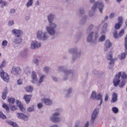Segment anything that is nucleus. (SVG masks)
<instances>
[{"instance_id": "79ce46f5", "label": "nucleus", "mask_w": 127, "mask_h": 127, "mask_svg": "<svg viewBox=\"0 0 127 127\" xmlns=\"http://www.w3.org/2000/svg\"><path fill=\"white\" fill-rule=\"evenodd\" d=\"M112 111L114 114H118V113H119V108L117 107H113Z\"/></svg>"}, {"instance_id": "c756f323", "label": "nucleus", "mask_w": 127, "mask_h": 127, "mask_svg": "<svg viewBox=\"0 0 127 127\" xmlns=\"http://www.w3.org/2000/svg\"><path fill=\"white\" fill-rule=\"evenodd\" d=\"M87 18V15L83 16V17L81 18V19L80 20V21H79L80 24L81 25L85 24L86 23Z\"/></svg>"}, {"instance_id": "1a4fd4ad", "label": "nucleus", "mask_w": 127, "mask_h": 127, "mask_svg": "<svg viewBox=\"0 0 127 127\" xmlns=\"http://www.w3.org/2000/svg\"><path fill=\"white\" fill-rule=\"evenodd\" d=\"M107 58L108 60L110 61L109 64H108L109 68L111 69L112 68H114L115 66V60L113 59V55L109 54L107 55Z\"/></svg>"}, {"instance_id": "dca6fc26", "label": "nucleus", "mask_w": 127, "mask_h": 127, "mask_svg": "<svg viewBox=\"0 0 127 127\" xmlns=\"http://www.w3.org/2000/svg\"><path fill=\"white\" fill-rule=\"evenodd\" d=\"M31 77L32 83L33 84H36V82H37V74H36L35 71H33L32 72Z\"/></svg>"}, {"instance_id": "de8ad7c7", "label": "nucleus", "mask_w": 127, "mask_h": 127, "mask_svg": "<svg viewBox=\"0 0 127 127\" xmlns=\"http://www.w3.org/2000/svg\"><path fill=\"white\" fill-rule=\"evenodd\" d=\"M23 54L25 56H27V55H28V49H24V51L23 52Z\"/></svg>"}, {"instance_id": "c85d7f7f", "label": "nucleus", "mask_w": 127, "mask_h": 127, "mask_svg": "<svg viewBox=\"0 0 127 127\" xmlns=\"http://www.w3.org/2000/svg\"><path fill=\"white\" fill-rule=\"evenodd\" d=\"M93 73L96 76V77H101V76H103L104 74V72L96 70H93Z\"/></svg>"}, {"instance_id": "412c9836", "label": "nucleus", "mask_w": 127, "mask_h": 127, "mask_svg": "<svg viewBox=\"0 0 127 127\" xmlns=\"http://www.w3.org/2000/svg\"><path fill=\"white\" fill-rule=\"evenodd\" d=\"M73 92V88L70 87L66 90V93L65 94V98H70L71 97V94Z\"/></svg>"}, {"instance_id": "5701e85b", "label": "nucleus", "mask_w": 127, "mask_h": 127, "mask_svg": "<svg viewBox=\"0 0 127 127\" xmlns=\"http://www.w3.org/2000/svg\"><path fill=\"white\" fill-rule=\"evenodd\" d=\"M118 101V93L114 92L112 94L111 103H116Z\"/></svg>"}, {"instance_id": "680f3d73", "label": "nucleus", "mask_w": 127, "mask_h": 127, "mask_svg": "<svg viewBox=\"0 0 127 127\" xmlns=\"http://www.w3.org/2000/svg\"><path fill=\"white\" fill-rule=\"evenodd\" d=\"M52 79L53 80V81H54V82H57V81H58L57 78H56L55 76H52Z\"/></svg>"}, {"instance_id": "20e7f679", "label": "nucleus", "mask_w": 127, "mask_h": 127, "mask_svg": "<svg viewBox=\"0 0 127 127\" xmlns=\"http://www.w3.org/2000/svg\"><path fill=\"white\" fill-rule=\"evenodd\" d=\"M49 34L48 32H43L42 30H39L36 33V37L39 40H42V41H47L49 38Z\"/></svg>"}, {"instance_id": "9d476101", "label": "nucleus", "mask_w": 127, "mask_h": 127, "mask_svg": "<svg viewBox=\"0 0 127 127\" xmlns=\"http://www.w3.org/2000/svg\"><path fill=\"white\" fill-rule=\"evenodd\" d=\"M64 75L63 76V80L64 81H66L70 75H71V76H74V74H75V70L71 69L70 70L64 71Z\"/></svg>"}, {"instance_id": "cd10ccee", "label": "nucleus", "mask_w": 127, "mask_h": 127, "mask_svg": "<svg viewBox=\"0 0 127 127\" xmlns=\"http://www.w3.org/2000/svg\"><path fill=\"white\" fill-rule=\"evenodd\" d=\"M104 45H105L106 48H111L112 47V46H113V44L112 43H111L110 40H107L105 41Z\"/></svg>"}, {"instance_id": "49530a36", "label": "nucleus", "mask_w": 127, "mask_h": 127, "mask_svg": "<svg viewBox=\"0 0 127 127\" xmlns=\"http://www.w3.org/2000/svg\"><path fill=\"white\" fill-rule=\"evenodd\" d=\"M2 107L4 109H5V110L6 111V112H8V111H9V107H8V106L6 104L4 103L2 105Z\"/></svg>"}, {"instance_id": "69168bd1", "label": "nucleus", "mask_w": 127, "mask_h": 127, "mask_svg": "<svg viewBox=\"0 0 127 127\" xmlns=\"http://www.w3.org/2000/svg\"><path fill=\"white\" fill-rule=\"evenodd\" d=\"M108 100H109V94H107L106 96H105V102H107V101H108Z\"/></svg>"}, {"instance_id": "58836bf2", "label": "nucleus", "mask_w": 127, "mask_h": 127, "mask_svg": "<svg viewBox=\"0 0 127 127\" xmlns=\"http://www.w3.org/2000/svg\"><path fill=\"white\" fill-rule=\"evenodd\" d=\"M9 106L10 107L11 111H14L15 110H16V109H17L16 106L13 104H11V105H9Z\"/></svg>"}, {"instance_id": "393cba45", "label": "nucleus", "mask_w": 127, "mask_h": 127, "mask_svg": "<svg viewBox=\"0 0 127 127\" xmlns=\"http://www.w3.org/2000/svg\"><path fill=\"white\" fill-rule=\"evenodd\" d=\"M8 93V90H7V87H5L2 93V99L3 100H5V99H6V95H7Z\"/></svg>"}, {"instance_id": "6e6552de", "label": "nucleus", "mask_w": 127, "mask_h": 127, "mask_svg": "<svg viewBox=\"0 0 127 127\" xmlns=\"http://www.w3.org/2000/svg\"><path fill=\"white\" fill-rule=\"evenodd\" d=\"M100 112V109L96 108L94 110L91 114V117L90 121L91 126H93L95 124V121L96 119L98 118V115H99V112Z\"/></svg>"}, {"instance_id": "423d86ee", "label": "nucleus", "mask_w": 127, "mask_h": 127, "mask_svg": "<svg viewBox=\"0 0 127 127\" xmlns=\"http://www.w3.org/2000/svg\"><path fill=\"white\" fill-rule=\"evenodd\" d=\"M70 54H72V61H75L76 59L79 58L81 56V52L78 51L77 48H73L69 50Z\"/></svg>"}, {"instance_id": "72a5a7b5", "label": "nucleus", "mask_w": 127, "mask_h": 127, "mask_svg": "<svg viewBox=\"0 0 127 127\" xmlns=\"http://www.w3.org/2000/svg\"><path fill=\"white\" fill-rule=\"evenodd\" d=\"M8 103H9V106L13 105L15 103V99L14 98H9L8 99Z\"/></svg>"}, {"instance_id": "7ed1b4c3", "label": "nucleus", "mask_w": 127, "mask_h": 127, "mask_svg": "<svg viewBox=\"0 0 127 127\" xmlns=\"http://www.w3.org/2000/svg\"><path fill=\"white\" fill-rule=\"evenodd\" d=\"M12 34L15 37L12 38V41L13 45H19L22 42V35L23 31L21 30L14 29L12 30Z\"/></svg>"}, {"instance_id": "052dcab7", "label": "nucleus", "mask_w": 127, "mask_h": 127, "mask_svg": "<svg viewBox=\"0 0 127 127\" xmlns=\"http://www.w3.org/2000/svg\"><path fill=\"white\" fill-rule=\"evenodd\" d=\"M37 107L38 109H41V108L43 107V105L42 104V103H39L37 105Z\"/></svg>"}, {"instance_id": "4be33fe9", "label": "nucleus", "mask_w": 127, "mask_h": 127, "mask_svg": "<svg viewBox=\"0 0 127 127\" xmlns=\"http://www.w3.org/2000/svg\"><path fill=\"white\" fill-rule=\"evenodd\" d=\"M23 99L25 100L26 104H29L30 100H31V95L25 94L23 97Z\"/></svg>"}, {"instance_id": "0e129e2a", "label": "nucleus", "mask_w": 127, "mask_h": 127, "mask_svg": "<svg viewBox=\"0 0 127 127\" xmlns=\"http://www.w3.org/2000/svg\"><path fill=\"white\" fill-rule=\"evenodd\" d=\"M15 11H16L15 9H10V13H11V14L15 13Z\"/></svg>"}, {"instance_id": "4468645a", "label": "nucleus", "mask_w": 127, "mask_h": 127, "mask_svg": "<svg viewBox=\"0 0 127 127\" xmlns=\"http://www.w3.org/2000/svg\"><path fill=\"white\" fill-rule=\"evenodd\" d=\"M41 47V43L38 42L36 41H33L31 45V49L34 50L37 49V48H39V47Z\"/></svg>"}, {"instance_id": "603ef678", "label": "nucleus", "mask_w": 127, "mask_h": 127, "mask_svg": "<svg viewBox=\"0 0 127 127\" xmlns=\"http://www.w3.org/2000/svg\"><path fill=\"white\" fill-rule=\"evenodd\" d=\"M118 23H120V24L123 25V17H118Z\"/></svg>"}, {"instance_id": "39448f33", "label": "nucleus", "mask_w": 127, "mask_h": 127, "mask_svg": "<svg viewBox=\"0 0 127 127\" xmlns=\"http://www.w3.org/2000/svg\"><path fill=\"white\" fill-rule=\"evenodd\" d=\"M97 7L98 8L100 13H103V10H104V9L105 8V4L104 3V1L101 0L96 1L92 6L91 9L92 10L95 11Z\"/></svg>"}, {"instance_id": "c03bdc74", "label": "nucleus", "mask_w": 127, "mask_h": 127, "mask_svg": "<svg viewBox=\"0 0 127 127\" xmlns=\"http://www.w3.org/2000/svg\"><path fill=\"white\" fill-rule=\"evenodd\" d=\"M33 62L34 64H35L36 66H39V60H38V59H34Z\"/></svg>"}, {"instance_id": "e2e57ef3", "label": "nucleus", "mask_w": 127, "mask_h": 127, "mask_svg": "<svg viewBox=\"0 0 127 127\" xmlns=\"http://www.w3.org/2000/svg\"><path fill=\"white\" fill-rule=\"evenodd\" d=\"M99 37V35L98 34V33H96L95 34V40L97 41V40L98 39Z\"/></svg>"}, {"instance_id": "3c124183", "label": "nucleus", "mask_w": 127, "mask_h": 127, "mask_svg": "<svg viewBox=\"0 0 127 127\" xmlns=\"http://www.w3.org/2000/svg\"><path fill=\"white\" fill-rule=\"evenodd\" d=\"M26 74H30V68L28 67H26L24 69Z\"/></svg>"}, {"instance_id": "6ab92c4d", "label": "nucleus", "mask_w": 127, "mask_h": 127, "mask_svg": "<svg viewBox=\"0 0 127 127\" xmlns=\"http://www.w3.org/2000/svg\"><path fill=\"white\" fill-rule=\"evenodd\" d=\"M16 105L17 107L19 108L20 111H21L22 113H25V109H24L22 104L19 102V100H16Z\"/></svg>"}, {"instance_id": "ddd939ff", "label": "nucleus", "mask_w": 127, "mask_h": 127, "mask_svg": "<svg viewBox=\"0 0 127 127\" xmlns=\"http://www.w3.org/2000/svg\"><path fill=\"white\" fill-rule=\"evenodd\" d=\"M0 76L2 80L4 81V82H6L8 83L9 82V75L7 74V73L4 72V71H0Z\"/></svg>"}, {"instance_id": "a878e982", "label": "nucleus", "mask_w": 127, "mask_h": 127, "mask_svg": "<svg viewBox=\"0 0 127 127\" xmlns=\"http://www.w3.org/2000/svg\"><path fill=\"white\" fill-rule=\"evenodd\" d=\"M43 101L47 106H51L52 105V101L49 99L44 98L43 99Z\"/></svg>"}, {"instance_id": "ea45409f", "label": "nucleus", "mask_w": 127, "mask_h": 127, "mask_svg": "<svg viewBox=\"0 0 127 127\" xmlns=\"http://www.w3.org/2000/svg\"><path fill=\"white\" fill-rule=\"evenodd\" d=\"M113 34H114V38H115V39H117V38H119V37H120V36H119V34H118V31L117 30H115L114 31Z\"/></svg>"}, {"instance_id": "473e14b6", "label": "nucleus", "mask_w": 127, "mask_h": 127, "mask_svg": "<svg viewBox=\"0 0 127 127\" xmlns=\"http://www.w3.org/2000/svg\"><path fill=\"white\" fill-rule=\"evenodd\" d=\"M45 78V75H43L40 76L39 81L37 83V86H39L42 82H43V79Z\"/></svg>"}, {"instance_id": "f8f14e48", "label": "nucleus", "mask_w": 127, "mask_h": 127, "mask_svg": "<svg viewBox=\"0 0 127 127\" xmlns=\"http://www.w3.org/2000/svg\"><path fill=\"white\" fill-rule=\"evenodd\" d=\"M90 99L91 100H101V99H102V95H101V94H99L97 95V92L93 91L92 92Z\"/></svg>"}, {"instance_id": "b1692460", "label": "nucleus", "mask_w": 127, "mask_h": 127, "mask_svg": "<svg viewBox=\"0 0 127 127\" xmlns=\"http://www.w3.org/2000/svg\"><path fill=\"white\" fill-rule=\"evenodd\" d=\"M108 23H105L103 25L102 27V30L101 31V34H105V33H106V32H108Z\"/></svg>"}, {"instance_id": "aec40b11", "label": "nucleus", "mask_w": 127, "mask_h": 127, "mask_svg": "<svg viewBox=\"0 0 127 127\" xmlns=\"http://www.w3.org/2000/svg\"><path fill=\"white\" fill-rule=\"evenodd\" d=\"M94 35L95 33L94 32H91L87 36V42L89 43L92 42V41H93Z\"/></svg>"}, {"instance_id": "864d4df0", "label": "nucleus", "mask_w": 127, "mask_h": 127, "mask_svg": "<svg viewBox=\"0 0 127 127\" xmlns=\"http://www.w3.org/2000/svg\"><path fill=\"white\" fill-rule=\"evenodd\" d=\"M49 70H50V68L48 66H46L44 68V71H45L46 73H48Z\"/></svg>"}, {"instance_id": "0eeeda50", "label": "nucleus", "mask_w": 127, "mask_h": 127, "mask_svg": "<svg viewBox=\"0 0 127 127\" xmlns=\"http://www.w3.org/2000/svg\"><path fill=\"white\" fill-rule=\"evenodd\" d=\"M62 111L60 109H57L55 110V113L53 114V117H51L50 121L53 123H59L60 122V118L56 117H59L60 116V113Z\"/></svg>"}, {"instance_id": "13d9d810", "label": "nucleus", "mask_w": 127, "mask_h": 127, "mask_svg": "<svg viewBox=\"0 0 127 127\" xmlns=\"http://www.w3.org/2000/svg\"><path fill=\"white\" fill-rule=\"evenodd\" d=\"M2 45L3 46H6V45H7V42L6 40H4L2 42Z\"/></svg>"}, {"instance_id": "f03ea898", "label": "nucleus", "mask_w": 127, "mask_h": 127, "mask_svg": "<svg viewBox=\"0 0 127 127\" xmlns=\"http://www.w3.org/2000/svg\"><path fill=\"white\" fill-rule=\"evenodd\" d=\"M127 82V75L124 72L122 75V72H119L118 74L115 75L113 80V84L115 87H118L119 85L120 88L123 89Z\"/></svg>"}, {"instance_id": "a19ab883", "label": "nucleus", "mask_w": 127, "mask_h": 127, "mask_svg": "<svg viewBox=\"0 0 127 127\" xmlns=\"http://www.w3.org/2000/svg\"><path fill=\"white\" fill-rule=\"evenodd\" d=\"M82 35H83L82 32H78L76 34V37L77 39H79V38H81L82 37Z\"/></svg>"}, {"instance_id": "9b49d317", "label": "nucleus", "mask_w": 127, "mask_h": 127, "mask_svg": "<svg viewBox=\"0 0 127 127\" xmlns=\"http://www.w3.org/2000/svg\"><path fill=\"white\" fill-rule=\"evenodd\" d=\"M125 53H123L121 54V56L120 57V59L121 60H123V59H125V57H127V35H126V36L125 38Z\"/></svg>"}, {"instance_id": "bf43d9fd", "label": "nucleus", "mask_w": 127, "mask_h": 127, "mask_svg": "<svg viewBox=\"0 0 127 127\" xmlns=\"http://www.w3.org/2000/svg\"><path fill=\"white\" fill-rule=\"evenodd\" d=\"M115 13H112L109 15V18H114L115 17Z\"/></svg>"}, {"instance_id": "2f4dec72", "label": "nucleus", "mask_w": 127, "mask_h": 127, "mask_svg": "<svg viewBox=\"0 0 127 127\" xmlns=\"http://www.w3.org/2000/svg\"><path fill=\"white\" fill-rule=\"evenodd\" d=\"M33 5V0H28V1L26 4V6L27 7H29L30 6H32Z\"/></svg>"}, {"instance_id": "338daca9", "label": "nucleus", "mask_w": 127, "mask_h": 127, "mask_svg": "<svg viewBox=\"0 0 127 127\" xmlns=\"http://www.w3.org/2000/svg\"><path fill=\"white\" fill-rule=\"evenodd\" d=\"M17 84L18 85H21V84H22V81L20 79H18L17 80Z\"/></svg>"}, {"instance_id": "a211bd4d", "label": "nucleus", "mask_w": 127, "mask_h": 127, "mask_svg": "<svg viewBox=\"0 0 127 127\" xmlns=\"http://www.w3.org/2000/svg\"><path fill=\"white\" fill-rule=\"evenodd\" d=\"M17 115L18 119H20V120H23V121H27V120H28V117H27V116L24 114L18 113H17Z\"/></svg>"}, {"instance_id": "37998d69", "label": "nucleus", "mask_w": 127, "mask_h": 127, "mask_svg": "<svg viewBox=\"0 0 127 127\" xmlns=\"http://www.w3.org/2000/svg\"><path fill=\"white\" fill-rule=\"evenodd\" d=\"M0 119H2L3 120H6V116L2 113V112L0 111Z\"/></svg>"}, {"instance_id": "f257e3e1", "label": "nucleus", "mask_w": 127, "mask_h": 127, "mask_svg": "<svg viewBox=\"0 0 127 127\" xmlns=\"http://www.w3.org/2000/svg\"><path fill=\"white\" fill-rule=\"evenodd\" d=\"M55 16L54 14L52 13H50L47 16L49 24L46 27V30L51 36H55L56 35V29H57L58 26L56 23H53Z\"/></svg>"}, {"instance_id": "e433bc0d", "label": "nucleus", "mask_w": 127, "mask_h": 127, "mask_svg": "<svg viewBox=\"0 0 127 127\" xmlns=\"http://www.w3.org/2000/svg\"><path fill=\"white\" fill-rule=\"evenodd\" d=\"M33 91V87L32 86H28L26 88V92H27L28 93H31Z\"/></svg>"}, {"instance_id": "4d7b16f0", "label": "nucleus", "mask_w": 127, "mask_h": 127, "mask_svg": "<svg viewBox=\"0 0 127 127\" xmlns=\"http://www.w3.org/2000/svg\"><path fill=\"white\" fill-rule=\"evenodd\" d=\"M94 12L90 11L89 13V16H94V14H95V11L93 10Z\"/></svg>"}, {"instance_id": "09e8293b", "label": "nucleus", "mask_w": 127, "mask_h": 127, "mask_svg": "<svg viewBox=\"0 0 127 127\" xmlns=\"http://www.w3.org/2000/svg\"><path fill=\"white\" fill-rule=\"evenodd\" d=\"M124 33H125V29H123L121 30V31L119 33V37H122V36L124 35Z\"/></svg>"}, {"instance_id": "7c9ffc66", "label": "nucleus", "mask_w": 127, "mask_h": 127, "mask_svg": "<svg viewBox=\"0 0 127 127\" xmlns=\"http://www.w3.org/2000/svg\"><path fill=\"white\" fill-rule=\"evenodd\" d=\"M7 123L8 124V125H10V126H12V127H19V126L17 125L16 123L13 122L11 121H8Z\"/></svg>"}, {"instance_id": "f704fd0d", "label": "nucleus", "mask_w": 127, "mask_h": 127, "mask_svg": "<svg viewBox=\"0 0 127 127\" xmlns=\"http://www.w3.org/2000/svg\"><path fill=\"white\" fill-rule=\"evenodd\" d=\"M106 40V35H102L98 39V42H104Z\"/></svg>"}, {"instance_id": "5fc2aeb1", "label": "nucleus", "mask_w": 127, "mask_h": 127, "mask_svg": "<svg viewBox=\"0 0 127 127\" xmlns=\"http://www.w3.org/2000/svg\"><path fill=\"white\" fill-rule=\"evenodd\" d=\"M28 112H33L34 111V108L33 107H29L27 109Z\"/></svg>"}, {"instance_id": "bb28decb", "label": "nucleus", "mask_w": 127, "mask_h": 127, "mask_svg": "<svg viewBox=\"0 0 127 127\" xmlns=\"http://www.w3.org/2000/svg\"><path fill=\"white\" fill-rule=\"evenodd\" d=\"M77 14L79 15H84L85 14V8L81 7L77 11Z\"/></svg>"}, {"instance_id": "6e6d98bb", "label": "nucleus", "mask_w": 127, "mask_h": 127, "mask_svg": "<svg viewBox=\"0 0 127 127\" xmlns=\"http://www.w3.org/2000/svg\"><path fill=\"white\" fill-rule=\"evenodd\" d=\"M14 24V22L13 20H10L8 22V25L11 26V25H13Z\"/></svg>"}, {"instance_id": "2eb2a0df", "label": "nucleus", "mask_w": 127, "mask_h": 127, "mask_svg": "<svg viewBox=\"0 0 127 127\" xmlns=\"http://www.w3.org/2000/svg\"><path fill=\"white\" fill-rule=\"evenodd\" d=\"M12 74L14 75H18L21 73V69H20V67H17L16 66H13L11 70Z\"/></svg>"}, {"instance_id": "a18cd8bd", "label": "nucleus", "mask_w": 127, "mask_h": 127, "mask_svg": "<svg viewBox=\"0 0 127 127\" xmlns=\"http://www.w3.org/2000/svg\"><path fill=\"white\" fill-rule=\"evenodd\" d=\"M123 25L122 24H120V23H116L115 25V29L119 30L121 28V26Z\"/></svg>"}, {"instance_id": "f3484780", "label": "nucleus", "mask_w": 127, "mask_h": 127, "mask_svg": "<svg viewBox=\"0 0 127 127\" xmlns=\"http://www.w3.org/2000/svg\"><path fill=\"white\" fill-rule=\"evenodd\" d=\"M71 69H68L67 67L65 65H61L58 67V70L59 72H63L65 73L66 71H70Z\"/></svg>"}, {"instance_id": "c9c22d12", "label": "nucleus", "mask_w": 127, "mask_h": 127, "mask_svg": "<svg viewBox=\"0 0 127 127\" xmlns=\"http://www.w3.org/2000/svg\"><path fill=\"white\" fill-rule=\"evenodd\" d=\"M94 28V25L93 24H91L89 26H88L87 29L86 30V32L87 33H90L91 32V30Z\"/></svg>"}, {"instance_id": "4c0bfd02", "label": "nucleus", "mask_w": 127, "mask_h": 127, "mask_svg": "<svg viewBox=\"0 0 127 127\" xmlns=\"http://www.w3.org/2000/svg\"><path fill=\"white\" fill-rule=\"evenodd\" d=\"M1 5H0L1 8H3V7H4V6H7L8 5V3L7 2H6L5 1H4L2 0L1 1Z\"/></svg>"}, {"instance_id": "774afa93", "label": "nucleus", "mask_w": 127, "mask_h": 127, "mask_svg": "<svg viewBox=\"0 0 127 127\" xmlns=\"http://www.w3.org/2000/svg\"><path fill=\"white\" fill-rule=\"evenodd\" d=\"M84 127H89V122L87 121L86 124L84 125Z\"/></svg>"}, {"instance_id": "8fccbe9b", "label": "nucleus", "mask_w": 127, "mask_h": 127, "mask_svg": "<svg viewBox=\"0 0 127 127\" xmlns=\"http://www.w3.org/2000/svg\"><path fill=\"white\" fill-rule=\"evenodd\" d=\"M6 65V62L5 61L3 60L2 62V64L0 65V68L1 69V68H4Z\"/></svg>"}]
</instances>
